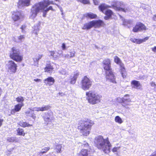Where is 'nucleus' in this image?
I'll return each instance as SVG.
<instances>
[{"label":"nucleus","instance_id":"obj_13","mask_svg":"<svg viewBox=\"0 0 156 156\" xmlns=\"http://www.w3.org/2000/svg\"><path fill=\"white\" fill-rule=\"evenodd\" d=\"M114 4L111 5H109V8H112L118 11H122L125 12H126L128 11V9L127 8H122L117 6V2H114Z\"/></svg>","mask_w":156,"mask_h":156},{"label":"nucleus","instance_id":"obj_34","mask_svg":"<svg viewBox=\"0 0 156 156\" xmlns=\"http://www.w3.org/2000/svg\"><path fill=\"white\" fill-rule=\"evenodd\" d=\"M16 100L17 102L23 103V102L24 101V98L22 96L16 98Z\"/></svg>","mask_w":156,"mask_h":156},{"label":"nucleus","instance_id":"obj_31","mask_svg":"<svg viewBox=\"0 0 156 156\" xmlns=\"http://www.w3.org/2000/svg\"><path fill=\"white\" fill-rule=\"evenodd\" d=\"M7 140L8 142H18L15 137H10L7 138Z\"/></svg>","mask_w":156,"mask_h":156},{"label":"nucleus","instance_id":"obj_22","mask_svg":"<svg viewBox=\"0 0 156 156\" xmlns=\"http://www.w3.org/2000/svg\"><path fill=\"white\" fill-rule=\"evenodd\" d=\"M119 71L122 77L123 78H126L127 76V73L124 65H121V66H120Z\"/></svg>","mask_w":156,"mask_h":156},{"label":"nucleus","instance_id":"obj_1","mask_svg":"<svg viewBox=\"0 0 156 156\" xmlns=\"http://www.w3.org/2000/svg\"><path fill=\"white\" fill-rule=\"evenodd\" d=\"M50 4L57 5L54 3L53 1L49 0H43L42 1L35 4L33 6L31 10L32 15L36 16L40 10H42L46 13L49 11L48 8L45 9H44Z\"/></svg>","mask_w":156,"mask_h":156},{"label":"nucleus","instance_id":"obj_56","mask_svg":"<svg viewBox=\"0 0 156 156\" xmlns=\"http://www.w3.org/2000/svg\"><path fill=\"white\" fill-rule=\"evenodd\" d=\"M56 1H59L60 0H55Z\"/></svg>","mask_w":156,"mask_h":156},{"label":"nucleus","instance_id":"obj_2","mask_svg":"<svg viewBox=\"0 0 156 156\" xmlns=\"http://www.w3.org/2000/svg\"><path fill=\"white\" fill-rule=\"evenodd\" d=\"M94 124L93 121L87 119L79 121L77 128L80 130V133L84 136H87L89 134L91 127Z\"/></svg>","mask_w":156,"mask_h":156},{"label":"nucleus","instance_id":"obj_47","mask_svg":"<svg viewBox=\"0 0 156 156\" xmlns=\"http://www.w3.org/2000/svg\"><path fill=\"white\" fill-rule=\"evenodd\" d=\"M48 8L49 9V10H51V11H55V9H54L53 8L52 6H49L48 7Z\"/></svg>","mask_w":156,"mask_h":156},{"label":"nucleus","instance_id":"obj_5","mask_svg":"<svg viewBox=\"0 0 156 156\" xmlns=\"http://www.w3.org/2000/svg\"><path fill=\"white\" fill-rule=\"evenodd\" d=\"M105 25V23L101 20H93L85 23L82 27V29L88 30L93 27L95 28H100L104 27Z\"/></svg>","mask_w":156,"mask_h":156},{"label":"nucleus","instance_id":"obj_44","mask_svg":"<svg viewBox=\"0 0 156 156\" xmlns=\"http://www.w3.org/2000/svg\"><path fill=\"white\" fill-rule=\"evenodd\" d=\"M4 120L3 119H0V127L2 125Z\"/></svg>","mask_w":156,"mask_h":156},{"label":"nucleus","instance_id":"obj_42","mask_svg":"<svg viewBox=\"0 0 156 156\" xmlns=\"http://www.w3.org/2000/svg\"><path fill=\"white\" fill-rule=\"evenodd\" d=\"M26 26L25 25H22L21 27V29L22 30V32H23L24 29L25 28Z\"/></svg>","mask_w":156,"mask_h":156},{"label":"nucleus","instance_id":"obj_10","mask_svg":"<svg viewBox=\"0 0 156 156\" xmlns=\"http://www.w3.org/2000/svg\"><path fill=\"white\" fill-rule=\"evenodd\" d=\"M42 117L45 123L47 125L50 124L52 121H54L55 119L53 113L52 111L45 113L44 115Z\"/></svg>","mask_w":156,"mask_h":156},{"label":"nucleus","instance_id":"obj_8","mask_svg":"<svg viewBox=\"0 0 156 156\" xmlns=\"http://www.w3.org/2000/svg\"><path fill=\"white\" fill-rule=\"evenodd\" d=\"M7 71L10 74H15L17 72L18 66L14 61L10 60L6 64Z\"/></svg>","mask_w":156,"mask_h":156},{"label":"nucleus","instance_id":"obj_30","mask_svg":"<svg viewBox=\"0 0 156 156\" xmlns=\"http://www.w3.org/2000/svg\"><path fill=\"white\" fill-rule=\"evenodd\" d=\"M62 148V146L61 144H58L57 145L55 148L56 152L57 153H60L61 151Z\"/></svg>","mask_w":156,"mask_h":156},{"label":"nucleus","instance_id":"obj_14","mask_svg":"<svg viewBox=\"0 0 156 156\" xmlns=\"http://www.w3.org/2000/svg\"><path fill=\"white\" fill-rule=\"evenodd\" d=\"M54 69V68L52 66L50 61H49L46 64L44 68V72L48 73H52Z\"/></svg>","mask_w":156,"mask_h":156},{"label":"nucleus","instance_id":"obj_7","mask_svg":"<svg viewBox=\"0 0 156 156\" xmlns=\"http://www.w3.org/2000/svg\"><path fill=\"white\" fill-rule=\"evenodd\" d=\"M9 57L16 62H21L23 59V56L20 54V50L15 47L11 48Z\"/></svg>","mask_w":156,"mask_h":156},{"label":"nucleus","instance_id":"obj_20","mask_svg":"<svg viewBox=\"0 0 156 156\" xmlns=\"http://www.w3.org/2000/svg\"><path fill=\"white\" fill-rule=\"evenodd\" d=\"M31 0H19L17 3L19 6H28L30 5Z\"/></svg>","mask_w":156,"mask_h":156},{"label":"nucleus","instance_id":"obj_33","mask_svg":"<svg viewBox=\"0 0 156 156\" xmlns=\"http://www.w3.org/2000/svg\"><path fill=\"white\" fill-rule=\"evenodd\" d=\"M75 52L74 51H70L69 54L66 55V56L67 58H72L74 57Z\"/></svg>","mask_w":156,"mask_h":156},{"label":"nucleus","instance_id":"obj_11","mask_svg":"<svg viewBox=\"0 0 156 156\" xmlns=\"http://www.w3.org/2000/svg\"><path fill=\"white\" fill-rule=\"evenodd\" d=\"M147 29L144 24L140 22H138L136 23L133 27L132 31L134 33H136L139 31H146Z\"/></svg>","mask_w":156,"mask_h":156},{"label":"nucleus","instance_id":"obj_45","mask_svg":"<svg viewBox=\"0 0 156 156\" xmlns=\"http://www.w3.org/2000/svg\"><path fill=\"white\" fill-rule=\"evenodd\" d=\"M151 50L154 52H156V46L151 48Z\"/></svg>","mask_w":156,"mask_h":156},{"label":"nucleus","instance_id":"obj_23","mask_svg":"<svg viewBox=\"0 0 156 156\" xmlns=\"http://www.w3.org/2000/svg\"><path fill=\"white\" fill-rule=\"evenodd\" d=\"M51 108V106L49 105H44L42 107H35L36 111L37 112H44L48 111Z\"/></svg>","mask_w":156,"mask_h":156},{"label":"nucleus","instance_id":"obj_51","mask_svg":"<svg viewBox=\"0 0 156 156\" xmlns=\"http://www.w3.org/2000/svg\"><path fill=\"white\" fill-rule=\"evenodd\" d=\"M150 156H156V151L153 152L151 155Z\"/></svg>","mask_w":156,"mask_h":156},{"label":"nucleus","instance_id":"obj_32","mask_svg":"<svg viewBox=\"0 0 156 156\" xmlns=\"http://www.w3.org/2000/svg\"><path fill=\"white\" fill-rule=\"evenodd\" d=\"M50 149V148L49 147H45L44 148L42 149V151L39 152V153L42 154H44L47 153L48 151Z\"/></svg>","mask_w":156,"mask_h":156},{"label":"nucleus","instance_id":"obj_27","mask_svg":"<svg viewBox=\"0 0 156 156\" xmlns=\"http://www.w3.org/2000/svg\"><path fill=\"white\" fill-rule=\"evenodd\" d=\"M16 135L19 136H24L26 133L24 129L21 128H18L16 129Z\"/></svg>","mask_w":156,"mask_h":156},{"label":"nucleus","instance_id":"obj_53","mask_svg":"<svg viewBox=\"0 0 156 156\" xmlns=\"http://www.w3.org/2000/svg\"><path fill=\"white\" fill-rule=\"evenodd\" d=\"M129 95L128 94H126L124 95V97H129Z\"/></svg>","mask_w":156,"mask_h":156},{"label":"nucleus","instance_id":"obj_54","mask_svg":"<svg viewBox=\"0 0 156 156\" xmlns=\"http://www.w3.org/2000/svg\"><path fill=\"white\" fill-rule=\"evenodd\" d=\"M119 3H120V5H123V2H119Z\"/></svg>","mask_w":156,"mask_h":156},{"label":"nucleus","instance_id":"obj_28","mask_svg":"<svg viewBox=\"0 0 156 156\" xmlns=\"http://www.w3.org/2000/svg\"><path fill=\"white\" fill-rule=\"evenodd\" d=\"M20 126L23 128L32 126V124H30L26 122H19Z\"/></svg>","mask_w":156,"mask_h":156},{"label":"nucleus","instance_id":"obj_35","mask_svg":"<svg viewBox=\"0 0 156 156\" xmlns=\"http://www.w3.org/2000/svg\"><path fill=\"white\" fill-rule=\"evenodd\" d=\"M115 121L116 122L121 124L122 122V119L119 116H116L115 118Z\"/></svg>","mask_w":156,"mask_h":156},{"label":"nucleus","instance_id":"obj_46","mask_svg":"<svg viewBox=\"0 0 156 156\" xmlns=\"http://www.w3.org/2000/svg\"><path fill=\"white\" fill-rule=\"evenodd\" d=\"M150 84L152 87H155L156 86V84L155 82H152L150 83Z\"/></svg>","mask_w":156,"mask_h":156},{"label":"nucleus","instance_id":"obj_21","mask_svg":"<svg viewBox=\"0 0 156 156\" xmlns=\"http://www.w3.org/2000/svg\"><path fill=\"white\" fill-rule=\"evenodd\" d=\"M23 106L24 104L23 103L18 104L15 105L14 109L11 110L12 114H14L16 112L20 111L21 110L22 107Z\"/></svg>","mask_w":156,"mask_h":156},{"label":"nucleus","instance_id":"obj_29","mask_svg":"<svg viewBox=\"0 0 156 156\" xmlns=\"http://www.w3.org/2000/svg\"><path fill=\"white\" fill-rule=\"evenodd\" d=\"M114 61L117 64L119 65L120 66H121V65H124L120 60V59L117 56H115L114 58Z\"/></svg>","mask_w":156,"mask_h":156},{"label":"nucleus","instance_id":"obj_37","mask_svg":"<svg viewBox=\"0 0 156 156\" xmlns=\"http://www.w3.org/2000/svg\"><path fill=\"white\" fill-rule=\"evenodd\" d=\"M78 2H80L84 4H90L89 0H76Z\"/></svg>","mask_w":156,"mask_h":156},{"label":"nucleus","instance_id":"obj_50","mask_svg":"<svg viewBox=\"0 0 156 156\" xmlns=\"http://www.w3.org/2000/svg\"><path fill=\"white\" fill-rule=\"evenodd\" d=\"M153 20L154 21H156V15H154L152 18Z\"/></svg>","mask_w":156,"mask_h":156},{"label":"nucleus","instance_id":"obj_18","mask_svg":"<svg viewBox=\"0 0 156 156\" xmlns=\"http://www.w3.org/2000/svg\"><path fill=\"white\" fill-rule=\"evenodd\" d=\"M130 102H131V100L130 98L125 99L122 98L120 100V103L122 105L123 107H125L126 108H128L127 106L129 105L128 103Z\"/></svg>","mask_w":156,"mask_h":156},{"label":"nucleus","instance_id":"obj_3","mask_svg":"<svg viewBox=\"0 0 156 156\" xmlns=\"http://www.w3.org/2000/svg\"><path fill=\"white\" fill-rule=\"evenodd\" d=\"M102 64L103 68L105 71L106 78L112 82L116 83L115 78L111 68V61L110 59L108 58L105 59L103 60Z\"/></svg>","mask_w":156,"mask_h":156},{"label":"nucleus","instance_id":"obj_40","mask_svg":"<svg viewBox=\"0 0 156 156\" xmlns=\"http://www.w3.org/2000/svg\"><path fill=\"white\" fill-rule=\"evenodd\" d=\"M119 147H114L112 148V151L113 152H117L119 149Z\"/></svg>","mask_w":156,"mask_h":156},{"label":"nucleus","instance_id":"obj_48","mask_svg":"<svg viewBox=\"0 0 156 156\" xmlns=\"http://www.w3.org/2000/svg\"><path fill=\"white\" fill-rule=\"evenodd\" d=\"M34 81L35 82H39L41 81V80L40 79H34Z\"/></svg>","mask_w":156,"mask_h":156},{"label":"nucleus","instance_id":"obj_52","mask_svg":"<svg viewBox=\"0 0 156 156\" xmlns=\"http://www.w3.org/2000/svg\"><path fill=\"white\" fill-rule=\"evenodd\" d=\"M43 12V16L44 17H45L46 16V15L47 14V13H46V12Z\"/></svg>","mask_w":156,"mask_h":156},{"label":"nucleus","instance_id":"obj_49","mask_svg":"<svg viewBox=\"0 0 156 156\" xmlns=\"http://www.w3.org/2000/svg\"><path fill=\"white\" fill-rule=\"evenodd\" d=\"M25 113L27 116H28L30 113V111H27L25 112Z\"/></svg>","mask_w":156,"mask_h":156},{"label":"nucleus","instance_id":"obj_26","mask_svg":"<svg viewBox=\"0 0 156 156\" xmlns=\"http://www.w3.org/2000/svg\"><path fill=\"white\" fill-rule=\"evenodd\" d=\"M79 75L78 73H76L74 74L73 76L70 79V83L72 84H74L76 83L77 78Z\"/></svg>","mask_w":156,"mask_h":156},{"label":"nucleus","instance_id":"obj_41","mask_svg":"<svg viewBox=\"0 0 156 156\" xmlns=\"http://www.w3.org/2000/svg\"><path fill=\"white\" fill-rule=\"evenodd\" d=\"M39 30V28L37 27V28H34L33 30V33L37 34V31H38Z\"/></svg>","mask_w":156,"mask_h":156},{"label":"nucleus","instance_id":"obj_12","mask_svg":"<svg viewBox=\"0 0 156 156\" xmlns=\"http://www.w3.org/2000/svg\"><path fill=\"white\" fill-rule=\"evenodd\" d=\"M23 18L22 13L19 11L13 12L12 13V19L14 22L19 20Z\"/></svg>","mask_w":156,"mask_h":156},{"label":"nucleus","instance_id":"obj_15","mask_svg":"<svg viewBox=\"0 0 156 156\" xmlns=\"http://www.w3.org/2000/svg\"><path fill=\"white\" fill-rule=\"evenodd\" d=\"M149 38V37H146L142 39L133 38L130 39V41L133 43H136V44H140L144 42H145L147 40H148Z\"/></svg>","mask_w":156,"mask_h":156},{"label":"nucleus","instance_id":"obj_4","mask_svg":"<svg viewBox=\"0 0 156 156\" xmlns=\"http://www.w3.org/2000/svg\"><path fill=\"white\" fill-rule=\"evenodd\" d=\"M96 147L99 149H102L105 153H108L110 152V148L112 145L108 138L104 139L101 136H99L96 139Z\"/></svg>","mask_w":156,"mask_h":156},{"label":"nucleus","instance_id":"obj_24","mask_svg":"<svg viewBox=\"0 0 156 156\" xmlns=\"http://www.w3.org/2000/svg\"><path fill=\"white\" fill-rule=\"evenodd\" d=\"M109 5H105L104 3L101 4L98 6L99 10L103 13L105 12V11L107 9L109 8Z\"/></svg>","mask_w":156,"mask_h":156},{"label":"nucleus","instance_id":"obj_25","mask_svg":"<svg viewBox=\"0 0 156 156\" xmlns=\"http://www.w3.org/2000/svg\"><path fill=\"white\" fill-rule=\"evenodd\" d=\"M131 85L133 86L134 88H139L141 86V85L139 81L136 80H133L131 82Z\"/></svg>","mask_w":156,"mask_h":156},{"label":"nucleus","instance_id":"obj_19","mask_svg":"<svg viewBox=\"0 0 156 156\" xmlns=\"http://www.w3.org/2000/svg\"><path fill=\"white\" fill-rule=\"evenodd\" d=\"M83 17L87 19H96L97 18V15L93 13L87 12L83 15Z\"/></svg>","mask_w":156,"mask_h":156},{"label":"nucleus","instance_id":"obj_38","mask_svg":"<svg viewBox=\"0 0 156 156\" xmlns=\"http://www.w3.org/2000/svg\"><path fill=\"white\" fill-rule=\"evenodd\" d=\"M24 36L23 35H20L18 37V40L20 42H21L24 40Z\"/></svg>","mask_w":156,"mask_h":156},{"label":"nucleus","instance_id":"obj_36","mask_svg":"<svg viewBox=\"0 0 156 156\" xmlns=\"http://www.w3.org/2000/svg\"><path fill=\"white\" fill-rule=\"evenodd\" d=\"M50 53V56L54 58H56L58 57V56L56 55H55L56 52L53 51H49Z\"/></svg>","mask_w":156,"mask_h":156},{"label":"nucleus","instance_id":"obj_39","mask_svg":"<svg viewBox=\"0 0 156 156\" xmlns=\"http://www.w3.org/2000/svg\"><path fill=\"white\" fill-rule=\"evenodd\" d=\"M43 56V55H39L38 56V58H34V60L37 62H38L39 61L41 58Z\"/></svg>","mask_w":156,"mask_h":156},{"label":"nucleus","instance_id":"obj_17","mask_svg":"<svg viewBox=\"0 0 156 156\" xmlns=\"http://www.w3.org/2000/svg\"><path fill=\"white\" fill-rule=\"evenodd\" d=\"M105 16L104 17V19L105 20H108L109 19H111L112 16L114 15L113 12L109 9L106 10L104 13Z\"/></svg>","mask_w":156,"mask_h":156},{"label":"nucleus","instance_id":"obj_43","mask_svg":"<svg viewBox=\"0 0 156 156\" xmlns=\"http://www.w3.org/2000/svg\"><path fill=\"white\" fill-rule=\"evenodd\" d=\"M62 49L65 50L66 49V46L65 43H62Z\"/></svg>","mask_w":156,"mask_h":156},{"label":"nucleus","instance_id":"obj_9","mask_svg":"<svg viewBox=\"0 0 156 156\" xmlns=\"http://www.w3.org/2000/svg\"><path fill=\"white\" fill-rule=\"evenodd\" d=\"M81 87L84 90L89 89L92 85V82L87 76H84L81 82Z\"/></svg>","mask_w":156,"mask_h":156},{"label":"nucleus","instance_id":"obj_55","mask_svg":"<svg viewBox=\"0 0 156 156\" xmlns=\"http://www.w3.org/2000/svg\"><path fill=\"white\" fill-rule=\"evenodd\" d=\"M31 117H32L34 119V118H36V116H32Z\"/></svg>","mask_w":156,"mask_h":156},{"label":"nucleus","instance_id":"obj_6","mask_svg":"<svg viewBox=\"0 0 156 156\" xmlns=\"http://www.w3.org/2000/svg\"><path fill=\"white\" fill-rule=\"evenodd\" d=\"M87 100L88 102L91 105L97 104L101 101V96L97 94L94 92L92 90H90L86 92Z\"/></svg>","mask_w":156,"mask_h":156},{"label":"nucleus","instance_id":"obj_16","mask_svg":"<svg viewBox=\"0 0 156 156\" xmlns=\"http://www.w3.org/2000/svg\"><path fill=\"white\" fill-rule=\"evenodd\" d=\"M55 80L54 78L51 76H49L44 80V82L47 86H51L55 83Z\"/></svg>","mask_w":156,"mask_h":156}]
</instances>
